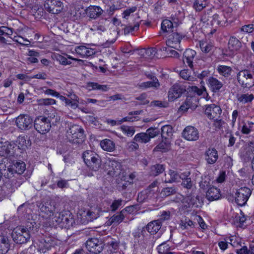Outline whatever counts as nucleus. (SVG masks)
I'll return each instance as SVG.
<instances>
[{"mask_svg": "<svg viewBox=\"0 0 254 254\" xmlns=\"http://www.w3.org/2000/svg\"><path fill=\"white\" fill-rule=\"evenodd\" d=\"M124 183L119 184L118 189L120 191H123L126 190L128 186L132 185V182L129 180H124Z\"/></svg>", "mask_w": 254, "mask_h": 254, "instance_id": "nucleus-62", "label": "nucleus"}, {"mask_svg": "<svg viewBox=\"0 0 254 254\" xmlns=\"http://www.w3.org/2000/svg\"><path fill=\"white\" fill-rule=\"evenodd\" d=\"M254 99L253 94H243L238 97V101L242 104L251 103Z\"/></svg>", "mask_w": 254, "mask_h": 254, "instance_id": "nucleus-36", "label": "nucleus"}, {"mask_svg": "<svg viewBox=\"0 0 254 254\" xmlns=\"http://www.w3.org/2000/svg\"><path fill=\"white\" fill-rule=\"evenodd\" d=\"M206 5L205 0H196L193 3V7L196 11H200L205 7Z\"/></svg>", "mask_w": 254, "mask_h": 254, "instance_id": "nucleus-44", "label": "nucleus"}, {"mask_svg": "<svg viewBox=\"0 0 254 254\" xmlns=\"http://www.w3.org/2000/svg\"><path fill=\"white\" fill-rule=\"evenodd\" d=\"M9 248V240L7 237L0 236V254H5Z\"/></svg>", "mask_w": 254, "mask_h": 254, "instance_id": "nucleus-30", "label": "nucleus"}, {"mask_svg": "<svg viewBox=\"0 0 254 254\" xmlns=\"http://www.w3.org/2000/svg\"><path fill=\"white\" fill-rule=\"evenodd\" d=\"M87 47L84 46H79L75 48V51L76 53L80 56L81 58H84V54Z\"/></svg>", "mask_w": 254, "mask_h": 254, "instance_id": "nucleus-61", "label": "nucleus"}, {"mask_svg": "<svg viewBox=\"0 0 254 254\" xmlns=\"http://www.w3.org/2000/svg\"><path fill=\"white\" fill-rule=\"evenodd\" d=\"M227 22V18L223 13L215 14L213 15L211 24L223 26Z\"/></svg>", "mask_w": 254, "mask_h": 254, "instance_id": "nucleus-26", "label": "nucleus"}, {"mask_svg": "<svg viewBox=\"0 0 254 254\" xmlns=\"http://www.w3.org/2000/svg\"><path fill=\"white\" fill-rule=\"evenodd\" d=\"M85 245L88 251L94 254H100L102 251L104 247L102 242L95 238L88 239Z\"/></svg>", "mask_w": 254, "mask_h": 254, "instance_id": "nucleus-12", "label": "nucleus"}, {"mask_svg": "<svg viewBox=\"0 0 254 254\" xmlns=\"http://www.w3.org/2000/svg\"><path fill=\"white\" fill-rule=\"evenodd\" d=\"M136 9L137 8L135 6H132L130 8L126 9L124 10V12L123 13V17L124 18H125L126 19H127L130 14L135 12L136 10Z\"/></svg>", "mask_w": 254, "mask_h": 254, "instance_id": "nucleus-59", "label": "nucleus"}, {"mask_svg": "<svg viewBox=\"0 0 254 254\" xmlns=\"http://www.w3.org/2000/svg\"><path fill=\"white\" fill-rule=\"evenodd\" d=\"M169 144H168L166 142L162 141L155 147L154 150L156 151H161L162 152H165L169 150Z\"/></svg>", "mask_w": 254, "mask_h": 254, "instance_id": "nucleus-51", "label": "nucleus"}, {"mask_svg": "<svg viewBox=\"0 0 254 254\" xmlns=\"http://www.w3.org/2000/svg\"><path fill=\"white\" fill-rule=\"evenodd\" d=\"M125 218L123 211H121L119 214L112 216L109 219L110 223L112 224H119L121 223Z\"/></svg>", "mask_w": 254, "mask_h": 254, "instance_id": "nucleus-40", "label": "nucleus"}, {"mask_svg": "<svg viewBox=\"0 0 254 254\" xmlns=\"http://www.w3.org/2000/svg\"><path fill=\"white\" fill-rule=\"evenodd\" d=\"M134 140L138 142L146 143L150 141L149 137L145 132H140L136 134L134 137Z\"/></svg>", "mask_w": 254, "mask_h": 254, "instance_id": "nucleus-39", "label": "nucleus"}, {"mask_svg": "<svg viewBox=\"0 0 254 254\" xmlns=\"http://www.w3.org/2000/svg\"><path fill=\"white\" fill-rule=\"evenodd\" d=\"M254 156V155L252 153V152H249V147L247 149L245 152L242 153L241 154V158L245 162H248L251 160L252 158L253 159Z\"/></svg>", "mask_w": 254, "mask_h": 254, "instance_id": "nucleus-57", "label": "nucleus"}, {"mask_svg": "<svg viewBox=\"0 0 254 254\" xmlns=\"http://www.w3.org/2000/svg\"><path fill=\"white\" fill-rule=\"evenodd\" d=\"M12 145L8 141L0 142V156L6 157L12 149Z\"/></svg>", "mask_w": 254, "mask_h": 254, "instance_id": "nucleus-28", "label": "nucleus"}, {"mask_svg": "<svg viewBox=\"0 0 254 254\" xmlns=\"http://www.w3.org/2000/svg\"><path fill=\"white\" fill-rule=\"evenodd\" d=\"M170 247L166 242L159 245L157 247L158 252L159 254H166L170 251Z\"/></svg>", "mask_w": 254, "mask_h": 254, "instance_id": "nucleus-45", "label": "nucleus"}, {"mask_svg": "<svg viewBox=\"0 0 254 254\" xmlns=\"http://www.w3.org/2000/svg\"><path fill=\"white\" fill-rule=\"evenodd\" d=\"M34 217V214L28 215L25 226H18L14 228L12 232L13 241L19 244L27 243L32 234H34L38 229V225Z\"/></svg>", "mask_w": 254, "mask_h": 254, "instance_id": "nucleus-1", "label": "nucleus"}, {"mask_svg": "<svg viewBox=\"0 0 254 254\" xmlns=\"http://www.w3.org/2000/svg\"><path fill=\"white\" fill-rule=\"evenodd\" d=\"M190 72L189 70H182L180 71V75L185 80L192 81L193 77L190 75Z\"/></svg>", "mask_w": 254, "mask_h": 254, "instance_id": "nucleus-56", "label": "nucleus"}, {"mask_svg": "<svg viewBox=\"0 0 254 254\" xmlns=\"http://www.w3.org/2000/svg\"><path fill=\"white\" fill-rule=\"evenodd\" d=\"M33 120L27 114H21L16 118L15 124L21 130H25L30 129L33 126Z\"/></svg>", "mask_w": 254, "mask_h": 254, "instance_id": "nucleus-11", "label": "nucleus"}, {"mask_svg": "<svg viewBox=\"0 0 254 254\" xmlns=\"http://www.w3.org/2000/svg\"><path fill=\"white\" fill-rule=\"evenodd\" d=\"M180 226V228L182 230H187L191 231V229L195 227V223L189 218H185L184 220L181 221Z\"/></svg>", "mask_w": 254, "mask_h": 254, "instance_id": "nucleus-31", "label": "nucleus"}, {"mask_svg": "<svg viewBox=\"0 0 254 254\" xmlns=\"http://www.w3.org/2000/svg\"><path fill=\"white\" fill-rule=\"evenodd\" d=\"M148 200V195L146 191H142L138 193L137 200L139 203H143Z\"/></svg>", "mask_w": 254, "mask_h": 254, "instance_id": "nucleus-55", "label": "nucleus"}, {"mask_svg": "<svg viewBox=\"0 0 254 254\" xmlns=\"http://www.w3.org/2000/svg\"><path fill=\"white\" fill-rule=\"evenodd\" d=\"M205 115L210 120H217L220 118L222 110L220 106L214 104L205 106Z\"/></svg>", "mask_w": 254, "mask_h": 254, "instance_id": "nucleus-14", "label": "nucleus"}, {"mask_svg": "<svg viewBox=\"0 0 254 254\" xmlns=\"http://www.w3.org/2000/svg\"><path fill=\"white\" fill-rule=\"evenodd\" d=\"M157 54V49L156 48H149L145 50V55L146 58L153 59Z\"/></svg>", "mask_w": 254, "mask_h": 254, "instance_id": "nucleus-52", "label": "nucleus"}, {"mask_svg": "<svg viewBox=\"0 0 254 254\" xmlns=\"http://www.w3.org/2000/svg\"><path fill=\"white\" fill-rule=\"evenodd\" d=\"M254 29V24H248L242 26L241 28V31L242 32H244L246 33H252L253 32Z\"/></svg>", "mask_w": 254, "mask_h": 254, "instance_id": "nucleus-63", "label": "nucleus"}, {"mask_svg": "<svg viewBox=\"0 0 254 254\" xmlns=\"http://www.w3.org/2000/svg\"><path fill=\"white\" fill-rule=\"evenodd\" d=\"M242 47L241 42L234 36H231L228 41V49L232 52H237Z\"/></svg>", "mask_w": 254, "mask_h": 254, "instance_id": "nucleus-25", "label": "nucleus"}, {"mask_svg": "<svg viewBox=\"0 0 254 254\" xmlns=\"http://www.w3.org/2000/svg\"><path fill=\"white\" fill-rule=\"evenodd\" d=\"M151 81H147L141 83L139 84V87L142 89H146L149 87H153L155 89H158L160 86V83L158 79L156 76H151Z\"/></svg>", "mask_w": 254, "mask_h": 254, "instance_id": "nucleus-27", "label": "nucleus"}, {"mask_svg": "<svg viewBox=\"0 0 254 254\" xmlns=\"http://www.w3.org/2000/svg\"><path fill=\"white\" fill-rule=\"evenodd\" d=\"M82 158L89 170L97 172L101 168V158L95 152L86 150L83 153Z\"/></svg>", "mask_w": 254, "mask_h": 254, "instance_id": "nucleus-2", "label": "nucleus"}, {"mask_svg": "<svg viewBox=\"0 0 254 254\" xmlns=\"http://www.w3.org/2000/svg\"><path fill=\"white\" fill-rule=\"evenodd\" d=\"M57 60L60 62V63L63 65H69L71 64V62L68 61L67 59L64 56L61 55H59L57 57Z\"/></svg>", "mask_w": 254, "mask_h": 254, "instance_id": "nucleus-64", "label": "nucleus"}, {"mask_svg": "<svg viewBox=\"0 0 254 254\" xmlns=\"http://www.w3.org/2000/svg\"><path fill=\"white\" fill-rule=\"evenodd\" d=\"M217 70L221 75L225 77H229L233 71L230 66L224 65H219L217 66Z\"/></svg>", "mask_w": 254, "mask_h": 254, "instance_id": "nucleus-33", "label": "nucleus"}, {"mask_svg": "<svg viewBox=\"0 0 254 254\" xmlns=\"http://www.w3.org/2000/svg\"><path fill=\"white\" fill-rule=\"evenodd\" d=\"M139 23L138 22L135 23L133 26H127L124 28V34L125 35H127L129 34L130 32L136 31L139 29Z\"/></svg>", "mask_w": 254, "mask_h": 254, "instance_id": "nucleus-54", "label": "nucleus"}, {"mask_svg": "<svg viewBox=\"0 0 254 254\" xmlns=\"http://www.w3.org/2000/svg\"><path fill=\"white\" fill-rule=\"evenodd\" d=\"M182 36L177 32L172 33L168 36V38L166 42L168 47L174 48L179 51H182L183 48L180 45Z\"/></svg>", "mask_w": 254, "mask_h": 254, "instance_id": "nucleus-17", "label": "nucleus"}, {"mask_svg": "<svg viewBox=\"0 0 254 254\" xmlns=\"http://www.w3.org/2000/svg\"><path fill=\"white\" fill-rule=\"evenodd\" d=\"M182 136L187 140L195 141L199 137L198 130L193 126H188L185 128L182 132Z\"/></svg>", "mask_w": 254, "mask_h": 254, "instance_id": "nucleus-16", "label": "nucleus"}, {"mask_svg": "<svg viewBox=\"0 0 254 254\" xmlns=\"http://www.w3.org/2000/svg\"><path fill=\"white\" fill-rule=\"evenodd\" d=\"M26 165L23 161L13 162L10 167L8 168L12 173L22 174L25 170Z\"/></svg>", "mask_w": 254, "mask_h": 254, "instance_id": "nucleus-23", "label": "nucleus"}, {"mask_svg": "<svg viewBox=\"0 0 254 254\" xmlns=\"http://www.w3.org/2000/svg\"><path fill=\"white\" fill-rule=\"evenodd\" d=\"M170 212L169 211H163L161 215H160V217L157 220H159V222H161L162 224V222L170 219Z\"/></svg>", "mask_w": 254, "mask_h": 254, "instance_id": "nucleus-58", "label": "nucleus"}, {"mask_svg": "<svg viewBox=\"0 0 254 254\" xmlns=\"http://www.w3.org/2000/svg\"><path fill=\"white\" fill-rule=\"evenodd\" d=\"M186 202L188 203L189 207L190 206H197V200H198V196H195L194 195H190L186 198Z\"/></svg>", "mask_w": 254, "mask_h": 254, "instance_id": "nucleus-46", "label": "nucleus"}, {"mask_svg": "<svg viewBox=\"0 0 254 254\" xmlns=\"http://www.w3.org/2000/svg\"><path fill=\"white\" fill-rule=\"evenodd\" d=\"M174 22L171 20L164 19L161 23V30L164 32H169L172 31Z\"/></svg>", "mask_w": 254, "mask_h": 254, "instance_id": "nucleus-38", "label": "nucleus"}, {"mask_svg": "<svg viewBox=\"0 0 254 254\" xmlns=\"http://www.w3.org/2000/svg\"><path fill=\"white\" fill-rule=\"evenodd\" d=\"M53 219L58 224L65 228L71 226L73 221L71 213L65 210L60 212L57 211Z\"/></svg>", "mask_w": 254, "mask_h": 254, "instance_id": "nucleus-8", "label": "nucleus"}, {"mask_svg": "<svg viewBox=\"0 0 254 254\" xmlns=\"http://www.w3.org/2000/svg\"><path fill=\"white\" fill-rule=\"evenodd\" d=\"M168 176L170 177L172 183L180 182L179 173L176 171L170 170L168 172Z\"/></svg>", "mask_w": 254, "mask_h": 254, "instance_id": "nucleus-50", "label": "nucleus"}, {"mask_svg": "<svg viewBox=\"0 0 254 254\" xmlns=\"http://www.w3.org/2000/svg\"><path fill=\"white\" fill-rule=\"evenodd\" d=\"M236 253L237 254H254V246L250 245L249 249L246 246H244L237 250Z\"/></svg>", "mask_w": 254, "mask_h": 254, "instance_id": "nucleus-43", "label": "nucleus"}, {"mask_svg": "<svg viewBox=\"0 0 254 254\" xmlns=\"http://www.w3.org/2000/svg\"><path fill=\"white\" fill-rule=\"evenodd\" d=\"M199 47L201 51L204 53H210L214 48V45L210 42L201 40L199 42Z\"/></svg>", "mask_w": 254, "mask_h": 254, "instance_id": "nucleus-34", "label": "nucleus"}, {"mask_svg": "<svg viewBox=\"0 0 254 254\" xmlns=\"http://www.w3.org/2000/svg\"><path fill=\"white\" fill-rule=\"evenodd\" d=\"M108 175L112 177H117L122 173V165L120 162L116 159H108L105 163Z\"/></svg>", "mask_w": 254, "mask_h": 254, "instance_id": "nucleus-9", "label": "nucleus"}, {"mask_svg": "<svg viewBox=\"0 0 254 254\" xmlns=\"http://www.w3.org/2000/svg\"><path fill=\"white\" fill-rule=\"evenodd\" d=\"M122 202L123 200L121 199L115 200L110 206L111 210L112 211H115L117 210L118 208L122 205Z\"/></svg>", "mask_w": 254, "mask_h": 254, "instance_id": "nucleus-60", "label": "nucleus"}, {"mask_svg": "<svg viewBox=\"0 0 254 254\" xmlns=\"http://www.w3.org/2000/svg\"><path fill=\"white\" fill-rule=\"evenodd\" d=\"M44 7L49 12L57 14L63 10L64 4L59 0H47Z\"/></svg>", "mask_w": 254, "mask_h": 254, "instance_id": "nucleus-13", "label": "nucleus"}, {"mask_svg": "<svg viewBox=\"0 0 254 254\" xmlns=\"http://www.w3.org/2000/svg\"><path fill=\"white\" fill-rule=\"evenodd\" d=\"M40 105L49 106L55 104L56 101L52 98L40 99L37 101Z\"/></svg>", "mask_w": 254, "mask_h": 254, "instance_id": "nucleus-49", "label": "nucleus"}, {"mask_svg": "<svg viewBox=\"0 0 254 254\" xmlns=\"http://www.w3.org/2000/svg\"><path fill=\"white\" fill-rule=\"evenodd\" d=\"M186 91V88L184 86L179 83L175 84L169 90L168 95L169 101H174L180 97Z\"/></svg>", "mask_w": 254, "mask_h": 254, "instance_id": "nucleus-15", "label": "nucleus"}, {"mask_svg": "<svg viewBox=\"0 0 254 254\" xmlns=\"http://www.w3.org/2000/svg\"><path fill=\"white\" fill-rule=\"evenodd\" d=\"M205 159L209 164H213L218 159V151L214 147H209L204 153Z\"/></svg>", "mask_w": 254, "mask_h": 254, "instance_id": "nucleus-18", "label": "nucleus"}, {"mask_svg": "<svg viewBox=\"0 0 254 254\" xmlns=\"http://www.w3.org/2000/svg\"><path fill=\"white\" fill-rule=\"evenodd\" d=\"M84 216L88 221H92L93 220L96 219L99 216L97 213H95L92 210H88L84 211Z\"/></svg>", "mask_w": 254, "mask_h": 254, "instance_id": "nucleus-48", "label": "nucleus"}, {"mask_svg": "<svg viewBox=\"0 0 254 254\" xmlns=\"http://www.w3.org/2000/svg\"><path fill=\"white\" fill-rule=\"evenodd\" d=\"M221 196L220 190L215 187L210 188L206 192V197L209 201L218 199Z\"/></svg>", "mask_w": 254, "mask_h": 254, "instance_id": "nucleus-24", "label": "nucleus"}, {"mask_svg": "<svg viewBox=\"0 0 254 254\" xmlns=\"http://www.w3.org/2000/svg\"><path fill=\"white\" fill-rule=\"evenodd\" d=\"M165 170V167L162 164H156L151 166L150 168V175L156 176L163 173Z\"/></svg>", "mask_w": 254, "mask_h": 254, "instance_id": "nucleus-37", "label": "nucleus"}, {"mask_svg": "<svg viewBox=\"0 0 254 254\" xmlns=\"http://www.w3.org/2000/svg\"><path fill=\"white\" fill-rule=\"evenodd\" d=\"M173 128L170 125H165L161 128V136L163 138H167L172 135Z\"/></svg>", "mask_w": 254, "mask_h": 254, "instance_id": "nucleus-41", "label": "nucleus"}, {"mask_svg": "<svg viewBox=\"0 0 254 254\" xmlns=\"http://www.w3.org/2000/svg\"><path fill=\"white\" fill-rule=\"evenodd\" d=\"M160 131L158 128H152L150 127L147 129L146 131V133H147L148 137H149V139L153 138L159 134Z\"/></svg>", "mask_w": 254, "mask_h": 254, "instance_id": "nucleus-53", "label": "nucleus"}, {"mask_svg": "<svg viewBox=\"0 0 254 254\" xmlns=\"http://www.w3.org/2000/svg\"><path fill=\"white\" fill-rule=\"evenodd\" d=\"M52 115L47 117L40 116L35 119L34 127L38 132L44 134L50 130L52 119L53 118Z\"/></svg>", "mask_w": 254, "mask_h": 254, "instance_id": "nucleus-5", "label": "nucleus"}, {"mask_svg": "<svg viewBox=\"0 0 254 254\" xmlns=\"http://www.w3.org/2000/svg\"><path fill=\"white\" fill-rule=\"evenodd\" d=\"M249 71L243 69L237 74V79L243 88H251L254 86V77Z\"/></svg>", "mask_w": 254, "mask_h": 254, "instance_id": "nucleus-6", "label": "nucleus"}, {"mask_svg": "<svg viewBox=\"0 0 254 254\" xmlns=\"http://www.w3.org/2000/svg\"><path fill=\"white\" fill-rule=\"evenodd\" d=\"M208 87L213 93H216L220 91L223 86L222 82L213 76L209 77L207 80Z\"/></svg>", "mask_w": 254, "mask_h": 254, "instance_id": "nucleus-20", "label": "nucleus"}, {"mask_svg": "<svg viewBox=\"0 0 254 254\" xmlns=\"http://www.w3.org/2000/svg\"><path fill=\"white\" fill-rule=\"evenodd\" d=\"M66 137V139L73 144H81L85 139L84 130L78 125H72L67 130Z\"/></svg>", "mask_w": 254, "mask_h": 254, "instance_id": "nucleus-3", "label": "nucleus"}, {"mask_svg": "<svg viewBox=\"0 0 254 254\" xmlns=\"http://www.w3.org/2000/svg\"><path fill=\"white\" fill-rule=\"evenodd\" d=\"M177 190L176 188L173 187H167L164 188L160 193L162 197H167L176 194Z\"/></svg>", "mask_w": 254, "mask_h": 254, "instance_id": "nucleus-42", "label": "nucleus"}, {"mask_svg": "<svg viewBox=\"0 0 254 254\" xmlns=\"http://www.w3.org/2000/svg\"><path fill=\"white\" fill-rule=\"evenodd\" d=\"M162 225V224L159 222V220H156L148 223L145 228L151 236L156 234L161 228Z\"/></svg>", "mask_w": 254, "mask_h": 254, "instance_id": "nucleus-21", "label": "nucleus"}, {"mask_svg": "<svg viewBox=\"0 0 254 254\" xmlns=\"http://www.w3.org/2000/svg\"><path fill=\"white\" fill-rule=\"evenodd\" d=\"M252 191L248 187H242L238 189L235 194V201L238 205L243 206L246 204L251 195Z\"/></svg>", "mask_w": 254, "mask_h": 254, "instance_id": "nucleus-10", "label": "nucleus"}, {"mask_svg": "<svg viewBox=\"0 0 254 254\" xmlns=\"http://www.w3.org/2000/svg\"><path fill=\"white\" fill-rule=\"evenodd\" d=\"M132 235L134 245L146 248L150 244L149 240L152 237L146 232L145 227L137 228L132 232Z\"/></svg>", "mask_w": 254, "mask_h": 254, "instance_id": "nucleus-4", "label": "nucleus"}, {"mask_svg": "<svg viewBox=\"0 0 254 254\" xmlns=\"http://www.w3.org/2000/svg\"><path fill=\"white\" fill-rule=\"evenodd\" d=\"M101 147L104 150L111 152L115 150V144L114 142L109 139H105L101 141Z\"/></svg>", "mask_w": 254, "mask_h": 254, "instance_id": "nucleus-32", "label": "nucleus"}, {"mask_svg": "<svg viewBox=\"0 0 254 254\" xmlns=\"http://www.w3.org/2000/svg\"><path fill=\"white\" fill-rule=\"evenodd\" d=\"M196 55L195 51L191 49H187L184 53V63H187L191 68L193 67V61Z\"/></svg>", "mask_w": 254, "mask_h": 254, "instance_id": "nucleus-22", "label": "nucleus"}, {"mask_svg": "<svg viewBox=\"0 0 254 254\" xmlns=\"http://www.w3.org/2000/svg\"><path fill=\"white\" fill-rule=\"evenodd\" d=\"M121 129L123 132L127 134L128 136H131L135 132L134 127L127 126H122Z\"/></svg>", "mask_w": 254, "mask_h": 254, "instance_id": "nucleus-47", "label": "nucleus"}, {"mask_svg": "<svg viewBox=\"0 0 254 254\" xmlns=\"http://www.w3.org/2000/svg\"><path fill=\"white\" fill-rule=\"evenodd\" d=\"M86 13L87 16L91 18L96 19L102 15L104 10L99 6L90 5L86 10Z\"/></svg>", "mask_w": 254, "mask_h": 254, "instance_id": "nucleus-19", "label": "nucleus"}, {"mask_svg": "<svg viewBox=\"0 0 254 254\" xmlns=\"http://www.w3.org/2000/svg\"><path fill=\"white\" fill-rule=\"evenodd\" d=\"M86 88L90 91L97 90L105 92L108 91L109 88L107 85H101L96 82H89L87 83Z\"/></svg>", "mask_w": 254, "mask_h": 254, "instance_id": "nucleus-29", "label": "nucleus"}, {"mask_svg": "<svg viewBox=\"0 0 254 254\" xmlns=\"http://www.w3.org/2000/svg\"><path fill=\"white\" fill-rule=\"evenodd\" d=\"M40 211V214L43 217L46 218H50L57 213L56 202L53 200H48L44 203L41 202L37 204Z\"/></svg>", "mask_w": 254, "mask_h": 254, "instance_id": "nucleus-7", "label": "nucleus"}, {"mask_svg": "<svg viewBox=\"0 0 254 254\" xmlns=\"http://www.w3.org/2000/svg\"><path fill=\"white\" fill-rule=\"evenodd\" d=\"M185 18V14L183 11L179 10L175 14H172L170 17L174 24L178 25L182 23Z\"/></svg>", "mask_w": 254, "mask_h": 254, "instance_id": "nucleus-35", "label": "nucleus"}]
</instances>
